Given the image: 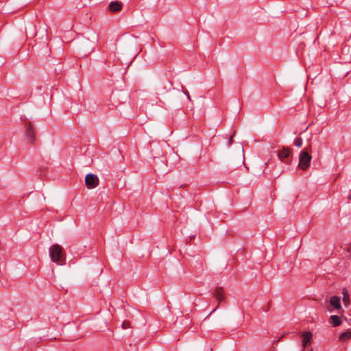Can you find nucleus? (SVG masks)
<instances>
[{
    "label": "nucleus",
    "mask_w": 351,
    "mask_h": 351,
    "mask_svg": "<svg viewBox=\"0 0 351 351\" xmlns=\"http://www.w3.org/2000/svg\"><path fill=\"white\" fill-rule=\"evenodd\" d=\"M343 302L345 306L348 307L350 305V297L346 290L343 291Z\"/></svg>",
    "instance_id": "f8f14e48"
},
{
    "label": "nucleus",
    "mask_w": 351,
    "mask_h": 351,
    "mask_svg": "<svg viewBox=\"0 0 351 351\" xmlns=\"http://www.w3.org/2000/svg\"><path fill=\"white\" fill-rule=\"evenodd\" d=\"M122 3L117 1H111L108 5L109 10L112 12L120 11L122 9Z\"/></svg>",
    "instance_id": "0eeeda50"
},
{
    "label": "nucleus",
    "mask_w": 351,
    "mask_h": 351,
    "mask_svg": "<svg viewBox=\"0 0 351 351\" xmlns=\"http://www.w3.org/2000/svg\"><path fill=\"white\" fill-rule=\"evenodd\" d=\"M218 307H219V304H218V305H217V306H216V308H215L217 309V308H218Z\"/></svg>",
    "instance_id": "f3484780"
},
{
    "label": "nucleus",
    "mask_w": 351,
    "mask_h": 351,
    "mask_svg": "<svg viewBox=\"0 0 351 351\" xmlns=\"http://www.w3.org/2000/svg\"><path fill=\"white\" fill-rule=\"evenodd\" d=\"M330 303L335 309H339L341 308L340 298L337 296L331 297Z\"/></svg>",
    "instance_id": "6e6552de"
},
{
    "label": "nucleus",
    "mask_w": 351,
    "mask_h": 351,
    "mask_svg": "<svg viewBox=\"0 0 351 351\" xmlns=\"http://www.w3.org/2000/svg\"><path fill=\"white\" fill-rule=\"evenodd\" d=\"M330 320L333 326H338L341 324V317L338 315H332Z\"/></svg>",
    "instance_id": "1a4fd4ad"
},
{
    "label": "nucleus",
    "mask_w": 351,
    "mask_h": 351,
    "mask_svg": "<svg viewBox=\"0 0 351 351\" xmlns=\"http://www.w3.org/2000/svg\"><path fill=\"white\" fill-rule=\"evenodd\" d=\"M171 88H172V84L169 83V87L167 89V90H170Z\"/></svg>",
    "instance_id": "2eb2a0df"
},
{
    "label": "nucleus",
    "mask_w": 351,
    "mask_h": 351,
    "mask_svg": "<svg viewBox=\"0 0 351 351\" xmlns=\"http://www.w3.org/2000/svg\"><path fill=\"white\" fill-rule=\"evenodd\" d=\"M351 339V331H346L339 336V340L341 341H346Z\"/></svg>",
    "instance_id": "9b49d317"
},
{
    "label": "nucleus",
    "mask_w": 351,
    "mask_h": 351,
    "mask_svg": "<svg viewBox=\"0 0 351 351\" xmlns=\"http://www.w3.org/2000/svg\"><path fill=\"white\" fill-rule=\"evenodd\" d=\"M302 346L303 348H305L307 345L311 343L313 338V334L309 331L304 332L302 334Z\"/></svg>",
    "instance_id": "423d86ee"
},
{
    "label": "nucleus",
    "mask_w": 351,
    "mask_h": 351,
    "mask_svg": "<svg viewBox=\"0 0 351 351\" xmlns=\"http://www.w3.org/2000/svg\"><path fill=\"white\" fill-rule=\"evenodd\" d=\"M49 255L51 261L58 265H63L64 254L63 248L58 244H54L49 248Z\"/></svg>",
    "instance_id": "f257e3e1"
},
{
    "label": "nucleus",
    "mask_w": 351,
    "mask_h": 351,
    "mask_svg": "<svg viewBox=\"0 0 351 351\" xmlns=\"http://www.w3.org/2000/svg\"><path fill=\"white\" fill-rule=\"evenodd\" d=\"M310 351H312V350H311Z\"/></svg>",
    "instance_id": "a211bd4d"
},
{
    "label": "nucleus",
    "mask_w": 351,
    "mask_h": 351,
    "mask_svg": "<svg viewBox=\"0 0 351 351\" xmlns=\"http://www.w3.org/2000/svg\"><path fill=\"white\" fill-rule=\"evenodd\" d=\"M311 159L312 157L306 149H302L299 154L298 167L302 171H306L310 167Z\"/></svg>",
    "instance_id": "f03ea898"
},
{
    "label": "nucleus",
    "mask_w": 351,
    "mask_h": 351,
    "mask_svg": "<svg viewBox=\"0 0 351 351\" xmlns=\"http://www.w3.org/2000/svg\"><path fill=\"white\" fill-rule=\"evenodd\" d=\"M215 297L218 300L219 304L223 300L224 293L221 289H217L215 291Z\"/></svg>",
    "instance_id": "9d476101"
},
{
    "label": "nucleus",
    "mask_w": 351,
    "mask_h": 351,
    "mask_svg": "<svg viewBox=\"0 0 351 351\" xmlns=\"http://www.w3.org/2000/svg\"><path fill=\"white\" fill-rule=\"evenodd\" d=\"M218 307H219V304H218V305H217V306H216V308H215L217 309V308H218Z\"/></svg>",
    "instance_id": "dca6fc26"
},
{
    "label": "nucleus",
    "mask_w": 351,
    "mask_h": 351,
    "mask_svg": "<svg viewBox=\"0 0 351 351\" xmlns=\"http://www.w3.org/2000/svg\"><path fill=\"white\" fill-rule=\"evenodd\" d=\"M25 136L27 141L33 144L35 142V132L32 125H28L25 130Z\"/></svg>",
    "instance_id": "39448f33"
},
{
    "label": "nucleus",
    "mask_w": 351,
    "mask_h": 351,
    "mask_svg": "<svg viewBox=\"0 0 351 351\" xmlns=\"http://www.w3.org/2000/svg\"><path fill=\"white\" fill-rule=\"evenodd\" d=\"M302 143H303V140L300 137L296 138L293 141L294 145L298 147H300L302 145Z\"/></svg>",
    "instance_id": "ddd939ff"
},
{
    "label": "nucleus",
    "mask_w": 351,
    "mask_h": 351,
    "mask_svg": "<svg viewBox=\"0 0 351 351\" xmlns=\"http://www.w3.org/2000/svg\"><path fill=\"white\" fill-rule=\"evenodd\" d=\"M183 93H184V95L188 97L189 99H190V95H189V93L188 91H185V90H183Z\"/></svg>",
    "instance_id": "4468645a"
},
{
    "label": "nucleus",
    "mask_w": 351,
    "mask_h": 351,
    "mask_svg": "<svg viewBox=\"0 0 351 351\" xmlns=\"http://www.w3.org/2000/svg\"><path fill=\"white\" fill-rule=\"evenodd\" d=\"M291 156V150L288 147H283L278 151V156L284 163L289 164L288 158Z\"/></svg>",
    "instance_id": "20e7f679"
},
{
    "label": "nucleus",
    "mask_w": 351,
    "mask_h": 351,
    "mask_svg": "<svg viewBox=\"0 0 351 351\" xmlns=\"http://www.w3.org/2000/svg\"><path fill=\"white\" fill-rule=\"evenodd\" d=\"M85 183L88 189H95L99 184V178L95 174H87L85 178Z\"/></svg>",
    "instance_id": "7ed1b4c3"
}]
</instances>
